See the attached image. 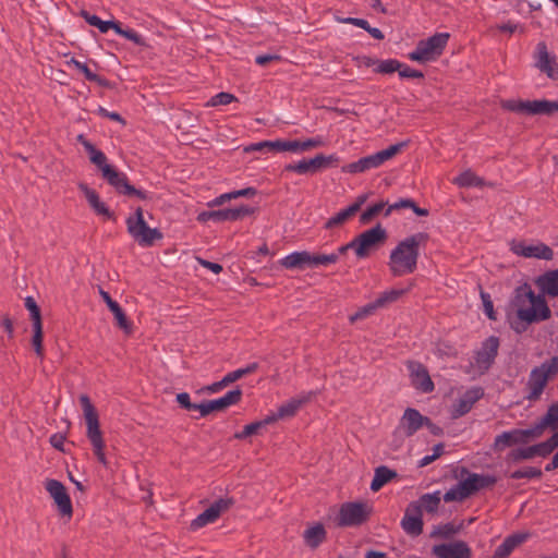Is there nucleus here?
Listing matches in <instances>:
<instances>
[{
	"label": "nucleus",
	"instance_id": "obj_1",
	"mask_svg": "<svg viewBox=\"0 0 558 558\" xmlns=\"http://www.w3.org/2000/svg\"><path fill=\"white\" fill-rule=\"evenodd\" d=\"M511 311L508 320L511 329L517 333H523L532 324L546 320L551 312L542 294H535L529 284H522L514 291L511 301Z\"/></svg>",
	"mask_w": 558,
	"mask_h": 558
},
{
	"label": "nucleus",
	"instance_id": "obj_2",
	"mask_svg": "<svg viewBox=\"0 0 558 558\" xmlns=\"http://www.w3.org/2000/svg\"><path fill=\"white\" fill-rule=\"evenodd\" d=\"M428 234L417 232L400 241L390 252L389 270L395 277L413 274L417 267L420 246L426 244Z\"/></svg>",
	"mask_w": 558,
	"mask_h": 558
},
{
	"label": "nucleus",
	"instance_id": "obj_3",
	"mask_svg": "<svg viewBox=\"0 0 558 558\" xmlns=\"http://www.w3.org/2000/svg\"><path fill=\"white\" fill-rule=\"evenodd\" d=\"M558 374V356L546 360L531 369L525 384V399L535 402L541 399L548 381Z\"/></svg>",
	"mask_w": 558,
	"mask_h": 558
},
{
	"label": "nucleus",
	"instance_id": "obj_4",
	"mask_svg": "<svg viewBox=\"0 0 558 558\" xmlns=\"http://www.w3.org/2000/svg\"><path fill=\"white\" fill-rule=\"evenodd\" d=\"M497 477L492 474L468 473V477L458 482L444 495L445 502L463 501L481 489L492 487Z\"/></svg>",
	"mask_w": 558,
	"mask_h": 558
},
{
	"label": "nucleus",
	"instance_id": "obj_5",
	"mask_svg": "<svg viewBox=\"0 0 558 558\" xmlns=\"http://www.w3.org/2000/svg\"><path fill=\"white\" fill-rule=\"evenodd\" d=\"M80 403L82 405L83 412H84V418L86 422V436L89 439L94 454L96 456L97 460L106 465L107 459L104 452L105 449V442L102 439V434L99 427V420L98 414L94 405L92 404L88 396L82 395L80 397Z\"/></svg>",
	"mask_w": 558,
	"mask_h": 558
},
{
	"label": "nucleus",
	"instance_id": "obj_6",
	"mask_svg": "<svg viewBox=\"0 0 558 558\" xmlns=\"http://www.w3.org/2000/svg\"><path fill=\"white\" fill-rule=\"evenodd\" d=\"M449 37L448 33H436L427 39L420 40L415 49L409 52L408 58L422 64L433 62L442 54Z\"/></svg>",
	"mask_w": 558,
	"mask_h": 558
},
{
	"label": "nucleus",
	"instance_id": "obj_7",
	"mask_svg": "<svg viewBox=\"0 0 558 558\" xmlns=\"http://www.w3.org/2000/svg\"><path fill=\"white\" fill-rule=\"evenodd\" d=\"M505 110L526 116H554L558 112V101L547 99H508L501 102Z\"/></svg>",
	"mask_w": 558,
	"mask_h": 558
},
{
	"label": "nucleus",
	"instance_id": "obj_8",
	"mask_svg": "<svg viewBox=\"0 0 558 558\" xmlns=\"http://www.w3.org/2000/svg\"><path fill=\"white\" fill-rule=\"evenodd\" d=\"M403 146V143L390 145L386 149H383L369 156L362 157L357 161L350 162L343 166L341 168V171L344 173L355 174L378 168L384 162L396 156Z\"/></svg>",
	"mask_w": 558,
	"mask_h": 558
},
{
	"label": "nucleus",
	"instance_id": "obj_9",
	"mask_svg": "<svg viewBox=\"0 0 558 558\" xmlns=\"http://www.w3.org/2000/svg\"><path fill=\"white\" fill-rule=\"evenodd\" d=\"M126 226L129 233L142 246H150L155 240L160 238L157 229L147 226L141 208H137L135 214L128 218Z\"/></svg>",
	"mask_w": 558,
	"mask_h": 558
},
{
	"label": "nucleus",
	"instance_id": "obj_10",
	"mask_svg": "<svg viewBox=\"0 0 558 558\" xmlns=\"http://www.w3.org/2000/svg\"><path fill=\"white\" fill-rule=\"evenodd\" d=\"M372 508L366 502H344L339 509L337 524L339 526H359L366 522Z\"/></svg>",
	"mask_w": 558,
	"mask_h": 558
},
{
	"label": "nucleus",
	"instance_id": "obj_11",
	"mask_svg": "<svg viewBox=\"0 0 558 558\" xmlns=\"http://www.w3.org/2000/svg\"><path fill=\"white\" fill-rule=\"evenodd\" d=\"M386 239L387 232L379 223L362 232L361 234L354 238V243L356 246V256L359 258L367 257L369 253L376 250L379 245H381L386 241Z\"/></svg>",
	"mask_w": 558,
	"mask_h": 558
},
{
	"label": "nucleus",
	"instance_id": "obj_12",
	"mask_svg": "<svg viewBox=\"0 0 558 558\" xmlns=\"http://www.w3.org/2000/svg\"><path fill=\"white\" fill-rule=\"evenodd\" d=\"M499 339L495 336L484 340L478 350L474 352L472 367L480 374H485L494 364L498 354Z\"/></svg>",
	"mask_w": 558,
	"mask_h": 558
},
{
	"label": "nucleus",
	"instance_id": "obj_13",
	"mask_svg": "<svg viewBox=\"0 0 558 558\" xmlns=\"http://www.w3.org/2000/svg\"><path fill=\"white\" fill-rule=\"evenodd\" d=\"M232 504L233 501L230 498L215 500L191 522V529L195 531L216 522L223 512L229 510Z\"/></svg>",
	"mask_w": 558,
	"mask_h": 558
},
{
	"label": "nucleus",
	"instance_id": "obj_14",
	"mask_svg": "<svg viewBox=\"0 0 558 558\" xmlns=\"http://www.w3.org/2000/svg\"><path fill=\"white\" fill-rule=\"evenodd\" d=\"M510 251L525 258L551 260L554 257L553 250L544 243L527 244L524 241H512L510 243Z\"/></svg>",
	"mask_w": 558,
	"mask_h": 558
},
{
	"label": "nucleus",
	"instance_id": "obj_15",
	"mask_svg": "<svg viewBox=\"0 0 558 558\" xmlns=\"http://www.w3.org/2000/svg\"><path fill=\"white\" fill-rule=\"evenodd\" d=\"M241 398L242 390L239 387H236L235 389L228 391L221 398L199 403V415L204 417L210 414L211 412L223 411L227 408L239 403L241 401Z\"/></svg>",
	"mask_w": 558,
	"mask_h": 558
},
{
	"label": "nucleus",
	"instance_id": "obj_16",
	"mask_svg": "<svg viewBox=\"0 0 558 558\" xmlns=\"http://www.w3.org/2000/svg\"><path fill=\"white\" fill-rule=\"evenodd\" d=\"M535 66L543 73H545L551 80H558V60L555 54L549 53L547 45L544 41H539L536 45L535 53Z\"/></svg>",
	"mask_w": 558,
	"mask_h": 558
},
{
	"label": "nucleus",
	"instance_id": "obj_17",
	"mask_svg": "<svg viewBox=\"0 0 558 558\" xmlns=\"http://www.w3.org/2000/svg\"><path fill=\"white\" fill-rule=\"evenodd\" d=\"M45 488L53 499L61 514L72 515V502L64 485L57 480H47Z\"/></svg>",
	"mask_w": 558,
	"mask_h": 558
},
{
	"label": "nucleus",
	"instance_id": "obj_18",
	"mask_svg": "<svg viewBox=\"0 0 558 558\" xmlns=\"http://www.w3.org/2000/svg\"><path fill=\"white\" fill-rule=\"evenodd\" d=\"M412 386L424 393L432 392L435 388L427 368L420 362L409 361L407 363Z\"/></svg>",
	"mask_w": 558,
	"mask_h": 558
},
{
	"label": "nucleus",
	"instance_id": "obj_19",
	"mask_svg": "<svg viewBox=\"0 0 558 558\" xmlns=\"http://www.w3.org/2000/svg\"><path fill=\"white\" fill-rule=\"evenodd\" d=\"M400 525L407 535L411 537L420 536L423 533L424 522L422 511L418 510V507L414 506V504H409Z\"/></svg>",
	"mask_w": 558,
	"mask_h": 558
},
{
	"label": "nucleus",
	"instance_id": "obj_20",
	"mask_svg": "<svg viewBox=\"0 0 558 558\" xmlns=\"http://www.w3.org/2000/svg\"><path fill=\"white\" fill-rule=\"evenodd\" d=\"M427 416L420 413L414 408H407L399 421L396 432L402 433L407 437L413 436L418 429L424 426Z\"/></svg>",
	"mask_w": 558,
	"mask_h": 558
},
{
	"label": "nucleus",
	"instance_id": "obj_21",
	"mask_svg": "<svg viewBox=\"0 0 558 558\" xmlns=\"http://www.w3.org/2000/svg\"><path fill=\"white\" fill-rule=\"evenodd\" d=\"M432 551L437 558H472V549L463 541L435 545Z\"/></svg>",
	"mask_w": 558,
	"mask_h": 558
},
{
	"label": "nucleus",
	"instance_id": "obj_22",
	"mask_svg": "<svg viewBox=\"0 0 558 558\" xmlns=\"http://www.w3.org/2000/svg\"><path fill=\"white\" fill-rule=\"evenodd\" d=\"M484 396L482 387L468 389L452 405L451 415L453 418L461 417L469 413L476 401Z\"/></svg>",
	"mask_w": 558,
	"mask_h": 558
},
{
	"label": "nucleus",
	"instance_id": "obj_23",
	"mask_svg": "<svg viewBox=\"0 0 558 558\" xmlns=\"http://www.w3.org/2000/svg\"><path fill=\"white\" fill-rule=\"evenodd\" d=\"M102 177L119 193L130 195V196H132V195L141 196V192H138L134 186L129 184L126 175L123 172L118 171L112 166L106 167L105 172L102 173Z\"/></svg>",
	"mask_w": 558,
	"mask_h": 558
},
{
	"label": "nucleus",
	"instance_id": "obj_24",
	"mask_svg": "<svg viewBox=\"0 0 558 558\" xmlns=\"http://www.w3.org/2000/svg\"><path fill=\"white\" fill-rule=\"evenodd\" d=\"M530 534L529 533H514L509 536H507L504 542L496 548L495 553L490 558H507L509 557L512 551L523 544L527 538Z\"/></svg>",
	"mask_w": 558,
	"mask_h": 558
},
{
	"label": "nucleus",
	"instance_id": "obj_25",
	"mask_svg": "<svg viewBox=\"0 0 558 558\" xmlns=\"http://www.w3.org/2000/svg\"><path fill=\"white\" fill-rule=\"evenodd\" d=\"M315 395H316L315 392L308 391V392L302 393L298 398L290 399L288 402L281 404L278 408L277 417L284 418V417L294 416L296 414V412L299 411V409L303 404L310 402Z\"/></svg>",
	"mask_w": 558,
	"mask_h": 558
},
{
	"label": "nucleus",
	"instance_id": "obj_26",
	"mask_svg": "<svg viewBox=\"0 0 558 558\" xmlns=\"http://www.w3.org/2000/svg\"><path fill=\"white\" fill-rule=\"evenodd\" d=\"M364 203V198H360L357 202L351 204L349 207L341 209L335 216L330 217L326 223V229H333L347 222L350 218H352L361 208V205Z\"/></svg>",
	"mask_w": 558,
	"mask_h": 558
},
{
	"label": "nucleus",
	"instance_id": "obj_27",
	"mask_svg": "<svg viewBox=\"0 0 558 558\" xmlns=\"http://www.w3.org/2000/svg\"><path fill=\"white\" fill-rule=\"evenodd\" d=\"M312 254L307 251L293 252L280 259L287 269H304L311 267Z\"/></svg>",
	"mask_w": 558,
	"mask_h": 558
},
{
	"label": "nucleus",
	"instance_id": "obj_28",
	"mask_svg": "<svg viewBox=\"0 0 558 558\" xmlns=\"http://www.w3.org/2000/svg\"><path fill=\"white\" fill-rule=\"evenodd\" d=\"M78 187L84 193L89 206L94 209V211L97 215L106 217L108 219L112 217L109 208L106 206L105 203L100 201L98 194L94 190L89 189L84 183H81Z\"/></svg>",
	"mask_w": 558,
	"mask_h": 558
},
{
	"label": "nucleus",
	"instance_id": "obj_29",
	"mask_svg": "<svg viewBox=\"0 0 558 558\" xmlns=\"http://www.w3.org/2000/svg\"><path fill=\"white\" fill-rule=\"evenodd\" d=\"M444 499V496H442ZM441 501V493L440 490H436L434 493H427L422 495L417 500L412 501L414 506L418 507V510L423 512L425 510L427 513H436L440 506Z\"/></svg>",
	"mask_w": 558,
	"mask_h": 558
},
{
	"label": "nucleus",
	"instance_id": "obj_30",
	"mask_svg": "<svg viewBox=\"0 0 558 558\" xmlns=\"http://www.w3.org/2000/svg\"><path fill=\"white\" fill-rule=\"evenodd\" d=\"M78 141L88 154L90 162L98 167L101 174L105 172L106 167H111L107 162L106 155L101 150H98L89 141L85 140L83 135L78 136Z\"/></svg>",
	"mask_w": 558,
	"mask_h": 558
},
{
	"label": "nucleus",
	"instance_id": "obj_31",
	"mask_svg": "<svg viewBox=\"0 0 558 558\" xmlns=\"http://www.w3.org/2000/svg\"><path fill=\"white\" fill-rule=\"evenodd\" d=\"M541 290L549 296H558V269L550 270L539 276L536 280Z\"/></svg>",
	"mask_w": 558,
	"mask_h": 558
},
{
	"label": "nucleus",
	"instance_id": "obj_32",
	"mask_svg": "<svg viewBox=\"0 0 558 558\" xmlns=\"http://www.w3.org/2000/svg\"><path fill=\"white\" fill-rule=\"evenodd\" d=\"M398 474L396 471L389 469L386 465L377 466L374 471V477L371 483V490L372 492H378L385 486L387 483H389L391 480L397 477Z\"/></svg>",
	"mask_w": 558,
	"mask_h": 558
},
{
	"label": "nucleus",
	"instance_id": "obj_33",
	"mask_svg": "<svg viewBox=\"0 0 558 558\" xmlns=\"http://www.w3.org/2000/svg\"><path fill=\"white\" fill-rule=\"evenodd\" d=\"M303 539L311 548H317L326 539V530L322 523H316L306 529Z\"/></svg>",
	"mask_w": 558,
	"mask_h": 558
},
{
	"label": "nucleus",
	"instance_id": "obj_34",
	"mask_svg": "<svg viewBox=\"0 0 558 558\" xmlns=\"http://www.w3.org/2000/svg\"><path fill=\"white\" fill-rule=\"evenodd\" d=\"M100 295L105 303L107 304V306L109 307V310L111 311V313L113 314L118 326L126 330L129 328L128 319L120 305L111 299L108 292L100 290Z\"/></svg>",
	"mask_w": 558,
	"mask_h": 558
},
{
	"label": "nucleus",
	"instance_id": "obj_35",
	"mask_svg": "<svg viewBox=\"0 0 558 558\" xmlns=\"http://www.w3.org/2000/svg\"><path fill=\"white\" fill-rule=\"evenodd\" d=\"M511 435L513 445H525L542 436L536 424L526 429H512Z\"/></svg>",
	"mask_w": 558,
	"mask_h": 558
},
{
	"label": "nucleus",
	"instance_id": "obj_36",
	"mask_svg": "<svg viewBox=\"0 0 558 558\" xmlns=\"http://www.w3.org/2000/svg\"><path fill=\"white\" fill-rule=\"evenodd\" d=\"M452 182L459 187H482L484 185V180L470 169L460 173Z\"/></svg>",
	"mask_w": 558,
	"mask_h": 558
},
{
	"label": "nucleus",
	"instance_id": "obj_37",
	"mask_svg": "<svg viewBox=\"0 0 558 558\" xmlns=\"http://www.w3.org/2000/svg\"><path fill=\"white\" fill-rule=\"evenodd\" d=\"M535 424L542 435L547 427L555 429L558 425V402L549 405L545 415Z\"/></svg>",
	"mask_w": 558,
	"mask_h": 558
},
{
	"label": "nucleus",
	"instance_id": "obj_38",
	"mask_svg": "<svg viewBox=\"0 0 558 558\" xmlns=\"http://www.w3.org/2000/svg\"><path fill=\"white\" fill-rule=\"evenodd\" d=\"M407 289H390L381 292L376 299V305L379 308H384L391 303L397 302L404 293H407Z\"/></svg>",
	"mask_w": 558,
	"mask_h": 558
},
{
	"label": "nucleus",
	"instance_id": "obj_39",
	"mask_svg": "<svg viewBox=\"0 0 558 558\" xmlns=\"http://www.w3.org/2000/svg\"><path fill=\"white\" fill-rule=\"evenodd\" d=\"M372 63L377 64L375 72L380 74H392L395 72H398L400 68V61L397 59L378 60L373 61Z\"/></svg>",
	"mask_w": 558,
	"mask_h": 558
},
{
	"label": "nucleus",
	"instance_id": "obj_40",
	"mask_svg": "<svg viewBox=\"0 0 558 558\" xmlns=\"http://www.w3.org/2000/svg\"><path fill=\"white\" fill-rule=\"evenodd\" d=\"M543 472L538 468L534 466H525L520 470H515L510 474V478L512 480H521V478H541Z\"/></svg>",
	"mask_w": 558,
	"mask_h": 558
},
{
	"label": "nucleus",
	"instance_id": "obj_41",
	"mask_svg": "<svg viewBox=\"0 0 558 558\" xmlns=\"http://www.w3.org/2000/svg\"><path fill=\"white\" fill-rule=\"evenodd\" d=\"M387 203L380 202L367 207L360 216V221L363 225L371 222V220L379 215L383 210L386 211Z\"/></svg>",
	"mask_w": 558,
	"mask_h": 558
},
{
	"label": "nucleus",
	"instance_id": "obj_42",
	"mask_svg": "<svg viewBox=\"0 0 558 558\" xmlns=\"http://www.w3.org/2000/svg\"><path fill=\"white\" fill-rule=\"evenodd\" d=\"M258 368V363L253 362L247 364L245 367L238 368L235 371L229 372L226 374L227 380L229 384L236 381L238 379L244 377L245 375L252 374L256 372Z\"/></svg>",
	"mask_w": 558,
	"mask_h": 558
},
{
	"label": "nucleus",
	"instance_id": "obj_43",
	"mask_svg": "<svg viewBox=\"0 0 558 558\" xmlns=\"http://www.w3.org/2000/svg\"><path fill=\"white\" fill-rule=\"evenodd\" d=\"M535 457V449L534 446L525 447V448H518L513 449L509 456L508 459L512 462H520L523 460H530Z\"/></svg>",
	"mask_w": 558,
	"mask_h": 558
},
{
	"label": "nucleus",
	"instance_id": "obj_44",
	"mask_svg": "<svg viewBox=\"0 0 558 558\" xmlns=\"http://www.w3.org/2000/svg\"><path fill=\"white\" fill-rule=\"evenodd\" d=\"M33 339L32 344L37 354V356H44V348H43V325L41 323L33 324Z\"/></svg>",
	"mask_w": 558,
	"mask_h": 558
},
{
	"label": "nucleus",
	"instance_id": "obj_45",
	"mask_svg": "<svg viewBox=\"0 0 558 558\" xmlns=\"http://www.w3.org/2000/svg\"><path fill=\"white\" fill-rule=\"evenodd\" d=\"M379 307L376 305L375 300L362 307H360L353 315L350 316V322L355 323L373 315Z\"/></svg>",
	"mask_w": 558,
	"mask_h": 558
},
{
	"label": "nucleus",
	"instance_id": "obj_46",
	"mask_svg": "<svg viewBox=\"0 0 558 558\" xmlns=\"http://www.w3.org/2000/svg\"><path fill=\"white\" fill-rule=\"evenodd\" d=\"M337 262L338 257L336 254H312L311 268H315L318 266H328L331 264H336Z\"/></svg>",
	"mask_w": 558,
	"mask_h": 558
},
{
	"label": "nucleus",
	"instance_id": "obj_47",
	"mask_svg": "<svg viewBox=\"0 0 558 558\" xmlns=\"http://www.w3.org/2000/svg\"><path fill=\"white\" fill-rule=\"evenodd\" d=\"M71 63L73 64V66L82 72L85 76L86 80L90 81V82H96V83H99L101 84V78L94 72L90 71V69L84 63V62H81L78 60H72Z\"/></svg>",
	"mask_w": 558,
	"mask_h": 558
},
{
	"label": "nucleus",
	"instance_id": "obj_48",
	"mask_svg": "<svg viewBox=\"0 0 558 558\" xmlns=\"http://www.w3.org/2000/svg\"><path fill=\"white\" fill-rule=\"evenodd\" d=\"M236 98L234 95L226 92H221L213 96L209 101L208 106L216 107V106H226L234 101Z\"/></svg>",
	"mask_w": 558,
	"mask_h": 558
},
{
	"label": "nucleus",
	"instance_id": "obj_49",
	"mask_svg": "<svg viewBox=\"0 0 558 558\" xmlns=\"http://www.w3.org/2000/svg\"><path fill=\"white\" fill-rule=\"evenodd\" d=\"M262 428V423H259V421H256L245 425L240 433H236L234 435V437L238 439H244L252 435L258 434Z\"/></svg>",
	"mask_w": 558,
	"mask_h": 558
},
{
	"label": "nucleus",
	"instance_id": "obj_50",
	"mask_svg": "<svg viewBox=\"0 0 558 558\" xmlns=\"http://www.w3.org/2000/svg\"><path fill=\"white\" fill-rule=\"evenodd\" d=\"M325 142L322 136L299 141V153L307 151L312 148L324 146Z\"/></svg>",
	"mask_w": 558,
	"mask_h": 558
},
{
	"label": "nucleus",
	"instance_id": "obj_51",
	"mask_svg": "<svg viewBox=\"0 0 558 558\" xmlns=\"http://www.w3.org/2000/svg\"><path fill=\"white\" fill-rule=\"evenodd\" d=\"M512 445H513V442H512L511 430L504 432V433L499 434L498 436H496L495 441H494V449L502 450L506 447H509Z\"/></svg>",
	"mask_w": 558,
	"mask_h": 558
},
{
	"label": "nucleus",
	"instance_id": "obj_52",
	"mask_svg": "<svg viewBox=\"0 0 558 558\" xmlns=\"http://www.w3.org/2000/svg\"><path fill=\"white\" fill-rule=\"evenodd\" d=\"M398 74L401 78H423V72L412 69L409 65L400 62Z\"/></svg>",
	"mask_w": 558,
	"mask_h": 558
},
{
	"label": "nucleus",
	"instance_id": "obj_53",
	"mask_svg": "<svg viewBox=\"0 0 558 558\" xmlns=\"http://www.w3.org/2000/svg\"><path fill=\"white\" fill-rule=\"evenodd\" d=\"M25 307L28 310V312L31 314L33 324L41 323L39 307L37 306L35 300L32 296L26 298Z\"/></svg>",
	"mask_w": 558,
	"mask_h": 558
},
{
	"label": "nucleus",
	"instance_id": "obj_54",
	"mask_svg": "<svg viewBox=\"0 0 558 558\" xmlns=\"http://www.w3.org/2000/svg\"><path fill=\"white\" fill-rule=\"evenodd\" d=\"M284 171L295 172L298 174H307L310 173L307 159H302L296 163H288L284 166Z\"/></svg>",
	"mask_w": 558,
	"mask_h": 558
},
{
	"label": "nucleus",
	"instance_id": "obj_55",
	"mask_svg": "<svg viewBox=\"0 0 558 558\" xmlns=\"http://www.w3.org/2000/svg\"><path fill=\"white\" fill-rule=\"evenodd\" d=\"M414 207V202L410 198H402L398 202L388 205L386 211L384 213L385 217H388L393 210H399L402 208H411Z\"/></svg>",
	"mask_w": 558,
	"mask_h": 558
},
{
	"label": "nucleus",
	"instance_id": "obj_56",
	"mask_svg": "<svg viewBox=\"0 0 558 558\" xmlns=\"http://www.w3.org/2000/svg\"><path fill=\"white\" fill-rule=\"evenodd\" d=\"M177 402L187 411H198L199 403H192L187 392L177 393Z\"/></svg>",
	"mask_w": 558,
	"mask_h": 558
},
{
	"label": "nucleus",
	"instance_id": "obj_57",
	"mask_svg": "<svg viewBox=\"0 0 558 558\" xmlns=\"http://www.w3.org/2000/svg\"><path fill=\"white\" fill-rule=\"evenodd\" d=\"M116 33L135 44L142 43V37L137 32L131 28L123 29L120 24L118 25Z\"/></svg>",
	"mask_w": 558,
	"mask_h": 558
},
{
	"label": "nucleus",
	"instance_id": "obj_58",
	"mask_svg": "<svg viewBox=\"0 0 558 558\" xmlns=\"http://www.w3.org/2000/svg\"><path fill=\"white\" fill-rule=\"evenodd\" d=\"M214 221L215 222L234 221V215H233L232 208L215 210Z\"/></svg>",
	"mask_w": 558,
	"mask_h": 558
},
{
	"label": "nucleus",
	"instance_id": "obj_59",
	"mask_svg": "<svg viewBox=\"0 0 558 558\" xmlns=\"http://www.w3.org/2000/svg\"><path fill=\"white\" fill-rule=\"evenodd\" d=\"M533 446L535 449V457L545 458L555 450L548 440L533 445Z\"/></svg>",
	"mask_w": 558,
	"mask_h": 558
},
{
	"label": "nucleus",
	"instance_id": "obj_60",
	"mask_svg": "<svg viewBox=\"0 0 558 558\" xmlns=\"http://www.w3.org/2000/svg\"><path fill=\"white\" fill-rule=\"evenodd\" d=\"M234 215V221L243 219L254 213V208L247 205H241L239 207L232 208Z\"/></svg>",
	"mask_w": 558,
	"mask_h": 558
},
{
	"label": "nucleus",
	"instance_id": "obj_61",
	"mask_svg": "<svg viewBox=\"0 0 558 558\" xmlns=\"http://www.w3.org/2000/svg\"><path fill=\"white\" fill-rule=\"evenodd\" d=\"M323 161V154H318L314 158L307 159L310 173H315L324 169Z\"/></svg>",
	"mask_w": 558,
	"mask_h": 558
},
{
	"label": "nucleus",
	"instance_id": "obj_62",
	"mask_svg": "<svg viewBox=\"0 0 558 558\" xmlns=\"http://www.w3.org/2000/svg\"><path fill=\"white\" fill-rule=\"evenodd\" d=\"M458 532V529L452 523H447L439 526L433 534H439L442 537H449Z\"/></svg>",
	"mask_w": 558,
	"mask_h": 558
},
{
	"label": "nucleus",
	"instance_id": "obj_63",
	"mask_svg": "<svg viewBox=\"0 0 558 558\" xmlns=\"http://www.w3.org/2000/svg\"><path fill=\"white\" fill-rule=\"evenodd\" d=\"M278 60H280V56L272 54V53L259 54L255 58V62L262 66L267 65L268 63H270L272 61H278Z\"/></svg>",
	"mask_w": 558,
	"mask_h": 558
},
{
	"label": "nucleus",
	"instance_id": "obj_64",
	"mask_svg": "<svg viewBox=\"0 0 558 558\" xmlns=\"http://www.w3.org/2000/svg\"><path fill=\"white\" fill-rule=\"evenodd\" d=\"M341 22L344 23V24H351V25L357 26V27L363 28L365 31L369 26V23L366 20L359 19V17H345V19H342Z\"/></svg>",
	"mask_w": 558,
	"mask_h": 558
}]
</instances>
